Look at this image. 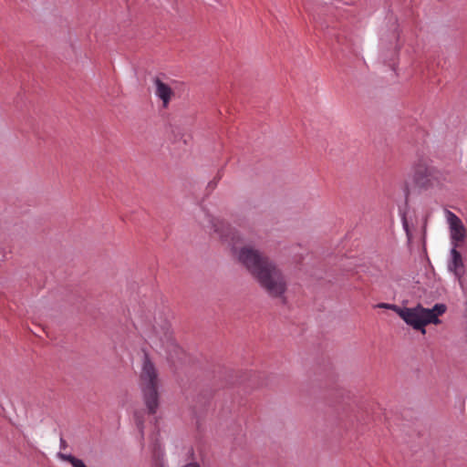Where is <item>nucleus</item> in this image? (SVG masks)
I'll return each instance as SVG.
<instances>
[{"mask_svg":"<svg viewBox=\"0 0 467 467\" xmlns=\"http://www.w3.org/2000/svg\"><path fill=\"white\" fill-rule=\"evenodd\" d=\"M381 308L393 309L397 314L414 329L420 330L425 334V326L429 324H439L441 321L439 317L445 313L446 306L443 304H436L432 308H424L420 306L413 308H400L395 305L380 304Z\"/></svg>","mask_w":467,"mask_h":467,"instance_id":"2","label":"nucleus"},{"mask_svg":"<svg viewBox=\"0 0 467 467\" xmlns=\"http://www.w3.org/2000/svg\"><path fill=\"white\" fill-rule=\"evenodd\" d=\"M154 85H155V94L156 96L161 99L162 105L164 108H167L169 105L171 98L174 95L173 90L171 88L167 85L166 83L162 82L160 78H156L154 79Z\"/></svg>","mask_w":467,"mask_h":467,"instance_id":"8","label":"nucleus"},{"mask_svg":"<svg viewBox=\"0 0 467 467\" xmlns=\"http://www.w3.org/2000/svg\"><path fill=\"white\" fill-rule=\"evenodd\" d=\"M159 384L158 370L148 356L145 355L140 375V385L145 405L150 414H154L159 406Z\"/></svg>","mask_w":467,"mask_h":467,"instance_id":"3","label":"nucleus"},{"mask_svg":"<svg viewBox=\"0 0 467 467\" xmlns=\"http://www.w3.org/2000/svg\"><path fill=\"white\" fill-rule=\"evenodd\" d=\"M413 181L418 187L430 189L443 185L447 175L425 161H419L413 168Z\"/></svg>","mask_w":467,"mask_h":467,"instance_id":"4","label":"nucleus"},{"mask_svg":"<svg viewBox=\"0 0 467 467\" xmlns=\"http://www.w3.org/2000/svg\"><path fill=\"white\" fill-rule=\"evenodd\" d=\"M65 459L71 463L72 467H87L83 461L72 456L67 455Z\"/></svg>","mask_w":467,"mask_h":467,"instance_id":"9","label":"nucleus"},{"mask_svg":"<svg viewBox=\"0 0 467 467\" xmlns=\"http://www.w3.org/2000/svg\"><path fill=\"white\" fill-rule=\"evenodd\" d=\"M447 223L450 227L451 238L453 246L458 247L459 244L463 242L466 236V229L462 220L452 212L447 210L446 213Z\"/></svg>","mask_w":467,"mask_h":467,"instance_id":"6","label":"nucleus"},{"mask_svg":"<svg viewBox=\"0 0 467 467\" xmlns=\"http://www.w3.org/2000/svg\"><path fill=\"white\" fill-rule=\"evenodd\" d=\"M182 467H200V465L198 463H195V462H191V463H188Z\"/></svg>","mask_w":467,"mask_h":467,"instance_id":"10","label":"nucleus"},{"mask_svg":"<svg viewBox=\"0 0 467 467\" xmlns=\"http://www.w3.org/2000/svg\"><path fill=\"white\" fill-rule=\"evenodd\" d=\"M208 225L232 248L234 257L256 279L272 297H281L286 291V281L282 271L266 255L246 244L240 234L224 221L207 215Z\"/></svg>","mask_w":467,"mask_h":467,"instance_id":"1","label":"nucleus"},{"mask_svg":"<svg viewBox=\"0 0 467 467\" xmlns=\"http://www.w3.org/2000/svg\"><path fill=\"white\" fill-rule=\"evenodd\" d=\"M457 247L453 246L451 251V261L448 265L449 270L452 272L457 277L459 284L463 290V292H467V288L462 280V276L464 274V265L462 261V254L457 251Z\"/></svg>","mask_w":467,"mask_h":467,"instance_id":"7","label":"nucleus"},{"mask_svg":"<svg viewBox=\"0 0 467 467\" xmlns=\"http://www.w3.org/2000/svg\"><path fill=\"white\" fill-rule=\"evenodd\" d=\"M146 335L150 340L156 345L160 344L167 352H171L177 348L171 325L167 319L160 318V320H157L155 318L154 323L148 328Z\"/></svg>","mask_w":467,"mask_h":467,"instance_id":"5","label":"nucleus"}]
</instances>
